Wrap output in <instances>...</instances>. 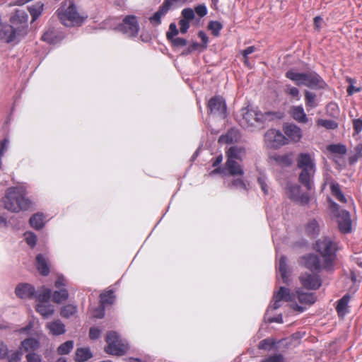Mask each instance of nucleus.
I'll return each instance as SVG.
<instances>
[{"instance_id":"nucleus-1","label":"nucleus","mask_w":362,"mask_h":362,"mask_svg":"<svg viewBox=\"0 0 362 362\" xmlns=\"http://www.w3.org/2000/svg\"><path fill=\"white\" fill-rule=\"evenodd\" d=\"M274 309L280 308L283 302H289L292 309L303 313L306 309L303 305H313L316 300V297L313 293H305L300 290H298L296 293H291L288 288L281 286L279 291L274 293Z\"/></svg>"},{"instance_id":"nucleus-2","label":"nucleus","mask_w":362,"mask_h":362,"mask_svg":"<svg viewBox=\"0 0 362 362\" xmlns=\"http://www.w3.org/2000/svg\"><path fill=\"white\" fill-rule=\"evenodd\" d=\"M28 193L27 183H18L8 187L3 199L4 208L13 213L29 210L33 206V202L27 197Z\"/></svg>"},{"instance_id":"nucleus-3","label":"nucleus","mask_w":362,"mask_h":362,"mask_svg":"<svg viewBox=\"0 0 362 362\" xmlns=\"http://www.w3.org/2000/svg\"><path fill=\"white\" fill-rule=\"evenodd\" d=\"M57 13L61 23L66 27L80 26L87 18L78 11L76 6L72 1L64 3L57 9Z\"/></svg>"},{"instance_id":"nucleus-4","label":"nucleus","mask_w":362,"mask_h":362,"mask_svg":"<svg viewBox=\"0 0 362 362\" xmlns=\"http://www.w3.org/2000/svg\"><path fill=\"white\" fill-rule=\"evenodd\" d=\"M297 166L301 170L299 182L308 189H310L313 187L312 179L315 173L314 159L308 153H300L297 158Z\"/></svg>"},{"instance_id":"nucleus-5","label":"nucleus","mask_w":362,"mask_h":362,"mask_svg":"<svg viewBox=\"0 0 362 362\" xmlns=\"http://www.w3.org/2000/svg\"><path fill=\"white\" fill-rule=\"evenodd\" d=\"M315 248L323 258V267L325 270L332 269L336 258V243L329 237H323L316 241Z\"/></svg>"},{"instance_id":"nucleus-6","label":"nucleus","mask_w":362,"mask_h":362,"mask_svg":"<svg viewBox=\"0 0 362 362\" xmlns=\"http://www.w3.org/2000/svg\"><path fill=\"white\" fill-rule=\"evenodd\" d=\"M269 115V112L262 113L257 110L243 108L241 110V118L239 122L245 129L256 127L263 124Z\"/></svg>"},{"instance_id":"nucleus-7","label":"nucleus","mask_w":362,"mask_h":362,"mask_svg":"<svg viewBox=\"0 0 362 362\" xmlns=\"http://www.w3.org/2000/svg\"><path fill=\"white\" fill-rule=\"evenodd\" d=\"M105 341L107 345L105 350L108 354L122 356L129 349V344L127 341L121 339L116 332H107Z\"/></svg>"},{"instance_id":"nucleus-8","label":"nucleus","mask_w":362,"mask_h":362,"mask_svg":"<svg viewBox=\"0 0 362 362\" xmlns=\"http://www.w3.org/2000/svg\"><path fill=\"white\" fill-rule=\"evenodd\" d=\"M331 209L337 218L339 230L344 233L351 232V220L349 213L346 210H340L339 205L333 202L331 203Z\"/></svg>"},{"instance_id":"nucleus-9","label":"nucleus","mask_w":362,"mask_h":362,"mask_svg":"<svg viewBox=\"0 0 362 362\" xmlns=\"http://www.w3.org/2000/svg\"><path fill=\"white\" fill-rule=\"evenodd\" d=\"M265 144L270 148H278L287 144V139L279 130L271 129L264 134Z\"/></svg>"},{"instance_id":"nucleus-10","label":"nucleus","mask_w":362,"mask_h":362,"mask_svg":"<svg viewBox=\"0 0 362 362\" xmlns=\"http://www.w3.org/2000/svg\"><path fill=\"white\" fill-rule=\"evenodd\" d=\"M117 30L128 37H136L139 30V25L136 16H126L122 23L118 25Z\"/></svg>"},{"instance_id":"nucleus-11","label":"nucleus","mask_w":362,"mask_h":362,"mask_svg":"<svg viewBox=\"0 0 362 362\" xmlns=\"http://www.w3.org/2000/svg\"><path fill=\"white\" fill-rule=\"evenodd\" d=\"M67 285L66 279L63 275H59L54 283L55 287L58 289L52 295V300L56 303H61L69 298V292L65 287Z\"/></svg>"},{"instance_id":"nucleus-12","label":"nucleus","mask_w":362,"mask_h":362,"mask_svg":"<svg viewBox=\"0 0 362 362\" xmlns=\"http://www.w3.org/2000/svg\"><path fill=\"white\" fill-rule=\"evenodd\" d=\"M286 194L289 199L300 205H305L310 201L307 193H302L300 187L297 184H289L286 188Z\"/></svg>"},{"instance_id":"nucleus-13","label":"nucleus","mask_w":362,"mask_h":362,"mask_svg":"<svg viewBox=\"0 0 362 362\" xmlns=\"http://www.w3.org/2000/svg\"><path fill=\"white\" fill-rule=\"evenodd\" d=\"M208 109L211 114L224 118L226 112V105L221 96L211 98L208 103Z\"/></svg>"},{"instance_id":"nucleus-14","label":"nucleus","mask_w":362,"mask_h":362,"mask_svg":"<svg viewBox=\"0 0 362 362\" xmlns=\"http://www.w3.org/2000/svg\"><path fill=\"white\" fill-rule=\"evenodd\" d=\"M219 173L233 176H241L244 174V170L239 161L227 160L224 168H217L211 172V173Z\"/></svg>"},{"instance_id":"nucleus-15","label":"nucleus","mask_w":362,"mask_h":362,"mask_svg":"<svg viewBox=\"0 0 362 362\" xmlns=\"http://www.w3.org/2000/svg\"><path fill=\"white\" fill-rule=\"evenodd\" d=\"M284 136L287 141L298 143L303 137V131L300 127L293 123L285 124L283 127ZM288 143V141H287Z\"/></svg>"},{"instance_id":"nucleus-16","label":"nucleus","mask_w":362,"mask_h":362,"mask_svg":"<svg viewBox=\"0 0 362 362\" xmlns=\"http://www.w3.org/2000/svg\"><path fill=\"white\" fill-rule=\"evenodd\" d=\"M303 86L313 89H322L325 86V81L315 72L305 73Z\"/></svg>"},{"instance_id":"nucleus-17","label":"nucleus","mask_w":362,"mask_h":362,"mask_svg":"<svg viewBox=\"0 0 362 362\" xmlns=\"http://www.w3.org/2000/svg\"><path fill=\"white\" fill-rule=\"evenodd\" d=\"M301 284L307 289L316 290L322 284L320 276L317 274L305 273L300 277Z\"/></svg>"},{"instance_id":"nucleus-18","label":"nucleus","mask_w":362,"mask_h":362,"mask_svg":"<svg viewBox=\"0 0 362 362\" xmlns=\"http://www.w3.org/2000/svg\"><path fill=\"white\" fill-rule=\"evenodd\" d=\"M16 30L11 25L2 23L0 26V41L11 43L16 41Z\"/></svg>"},{"instance_id":"nucleus-19","label":"nucleus","mask_w":362,"mask_h":362,"mask_svg":"<svg viewBox=\"0 0 362 362\" xmlns=\"http://www.w3.org/2000/svg\"><path fill=\"white\" fill-rule=\"evenodd\" d=\"M171 5V0H165L158 11L149 18L150 23L155 26L160 25L161 23V18L167 13Z\"/></svg>"},{"instance_id":"nucleus-20","label":"nucleus","mask_w":362,"mask_h":362,"mask_svg":"<svg viewBox=\"0 0 362 362\" xmlns=\"http://www.w3.org/2000/svg\"><path fill=\"white\" fill-rule=\"evenodd\" d=\"M15 293L20 298L30 299L34 296L35 288L29 284H19L15 289Z\"/></svg>"},{"instance_id":"nucleus-21","label":"nucleus","mask_w":362,"mask_h":362,"mask_svg":"<svg viewBox=\"0 0 362 362\" xmlns=\"http://www.w3.org/2000/svg\"><path fill=\"white\" fill-rule=\"evenodd\" d=\"M303 264L304 266L312 272H320L323 267L321 264L318 257L315 255H308L303 258Z\"/></svg>"},{"instance_id":"nucleus-22","label":"nucleus","mask_w":362,"mask_h":362,"mask_svg":"<svg viewBox=\"0 0 362 362\" xmlns=\"http://www.w3.org/2000/svg\"><path fill=\"white\" fill-rule=\"evenodd\" d=\"M289 113L291 117L298 123L306 124L309 121L302 105L291 107Z\"/></svg>"},{"instance_id":"nucleus-23","label":"nucleus","mask_w":362,"mask_h":362,"mask_svg":"<svg viewBox=\"0 0 362 362\" xmlns=\"http://www.w3.org/2000/svg\"><path fill=\"white\" fill-rule=\"evenodd\" d=\"M35 310L44 318L50 317L54 313V307L49 303V301L37 303Z\"/></svg>"},{"instance_id":"nucleus-24","label":"nucleus","mask_w":362,"mask_h":362,"mask_svg":"<svg viewBox=\"0 0 362 362\" xmlns=\"http://www.w3.org/2000/svg\"><path fill=\"white\" fill-rule=\"evenodd\" d=\"M245 154V149L241 146H231L226 152L227 160L241 161Z\"/></svg>"},{"instance_id":"nucleus-25","label":"nucleus","mask_w":362,"mask_h":362,"mask_svg":"<svg viewBox=\"0 0 362 362\" xmlns=\"http://www.w3.org/2000/svg\"><path fill=\"white\" fill-rule=\"evenodd\" d=\"M36 267L39 272L43 276H47L49 273V263L45 255L39 254L36 257Z\"/></svg>"},{"instance_id":"nucleus-26","label":"nucleus","mask_w":362,"mask_h":362,"mask_svg":"<svg viewBox=\"0 0 362 362\" xmlns=\"http://www.w3.org/2000/svg\"><path fill=\"white\" fill-rule=\"evenodd\" d=\"M46 327L52 334L56 336L63 334L66 332L65 325L59 320L47 322L46 324Z\"/></svg>"},{"instance_id":"nucleus-27","label":"nucleus","mask_w":362,"mask_h":362,"mask_svg":"<svg viewBox=\"0 0 362 362\" xmlns=\"http://www.w3.org/2000/svg\"><path fill=\"white\" fill-rule=\"evenodd\" d=\"M40 347V342L35 338H28L21 341L20 350L25 352H33Z\"/></svg>"},{"instance_id":"nucleus-28","label":"nucleus","mask_w":362,"mask_h":362,"mask_svg":"<svg viewBox=\"0 0 362 362\" xmlns=\"http://www.w3.org/2000/svg\"><path fill=\"white\" fill-rule=\"evenodd\" d=\"M240 138L238 129L232 128L225 135L220 136L218 141L223 144H232L237 142Z\"/></svg>"},{"instance_id":"nucleus-29","label":"nucleus","mask_w":362,"mask_h":362,"mask_svg":"<svg viewBox=\"0 0 362 362\" xmlns=\"http://www.w3.org/2000/svg\"><path fill=\"white\" fill-rule=\"evenodd\" d=\"M45 218L43 213H36L30 218V225L35 230H40L45 226Z\"/></svg>"},{"instance_id":"nucleus-30","label":"nucleus","mask_w":362,"mask_h":362,"mask_svg":"<svg viewBox=\"0 0 362 362\" xmlns=\"http://www.w3.org/2000/svg\"><path fill=\"white\" fill-rule=\"evenodd\" d=\"M281 342V340L276 341L274 338H267L259 343L258 348L267 351H276L279 348L278 344Z\"/></svg>"},{"instance_id":"nucleus-31","label":"nucleus","mask_w":362,"mask_h":362,"mask_svg":"<svg viewBox=\"0 0 362 362\" xmlns=\"http://www.w3.org/2000/svg\"><path fill=\"white\" fill-rule=\"evenodd\" d=\"M52 296V291L49 288L42 286L38 291H35L33 298H35L37 303L49 302Z\"/></svg>"},{"instance_id":"nucleus-32","label":"nucleus","mask_w":362,"mask_h":362,"mask_svg":"<svg viewBox=\"0 0 362 362\" xmlns=\"http://www.w3.org/2000/svg\"><path fill=\"white\" fill-rule=\"evenodd\" d=\"M305 73H300L295 70H289L286 73V76L293 81L297 86H303Z\"/></svg>"},{"instance_id":"nucleus-33","label":"nucleus","mask_w":362,"mask_h":362,"mask_svg":"<svg viewBox=\"0 0 362 362\" xmlns=\"http://www.w3.org/2000/svg\"><path fill=\"white\" fill-rule=\"evenodd\" d=\"M93 356L89 348H78L75 354V360L77 362H84Z\"/></svg>"},{"instance_id":"nucleus-34","label":"nucleus","mask_w":362,"mask_h":362,"mask_svg":"<svg viewBox=\"0 0 362 362\" xmlns=\"http://www.w3.org/2000/svg\"><path fill=\"white\" fill-rule=\"evenodd\" d=\"M320 223L315 219L308 221L305 226L306 233L311 236L317 235L320 231Z\"/></svg>"},{"instance_id":"nucleus-35","label":"nucleus","mask_w":362,"mask_h":362,"mask_svg":"<svg viewBox=\"0 0 362 362\" xmlns=\"http://www.w3.org/2000/svg\"><path fill=\"white\" fill-rule=\"evenodd\" d=\"M330 190L332 194L340 202L346 203L347 202L346 198L342 193L340 189V186L337 182H332L330 185Z\"/></svg>"},{"instance_id":"nucleus-36","label":"nucleus","mask_w":362,"mask_h":362,"mask_svg":"<svg viewBox=\"0 0 362 362\" xmlns=\"http://www.w3.org/2000/svg\"><path fill=\"white\" fill-rule=\"evenodd\" d=\"M349 298L350 296L349 295H345L338 301L336 309L340 316H344L347 313Z\"/></svg>"},{"instance_id":"nucleus-37","label":"nucleus","mask_w":362,"mask_h":362,"mask_svg":"<svg viewBox=\"0 0 362 362\" xmlns=\"http://www.w3.org/2000/svg\"><path fill=\"white\" fill-rule=\"evenodd\" d=\"M304 94L306 107L312 109L315 108L318 105L316 94L309 90H305Z\"/></svg>"},{"instance_id":"nucleus-38","label":"nucleus","mask_w":362,"mask_h":362,"mask_svg":"<svg viewBox=\"0 0 362 362\" xmlns=\"http://www.w3.org/2000/svg\"><path fill=\"white\" fill-rule=\"evenodd\" d=\"M44 4L41 2H37L34 5L28 7V11L32 16L33 21H35L42 13Z\"/></svg>"},{"instance_id":"nucleus-39","label":"nucleus","mask_w":362,"mask_h":362,"mask_svg":"<svg viewBox=\"0 0 362 362\" xmlns=\"http://www.w3.org/2000/svg\"><path fill=\"white\" fill-rule=\"evenodd\" d=\"M278 271L280 274L283 282L287 283L288 281V276H287V270H286V258L284 256H281L279 260L278 263Z\"/></svg>"},{"instance_id":"nucleus-40","label":"nucleus","mask_w":362,"mask_h":362,"mask_svg":"<svg viewBox=\"0 0 362 362\" xmlns=\"http://www.w3.org/2000/svg\"><path fill=\"white\" fill-rule=\"evenodd\" d=\"M115 296L113 291L110 290L100 294V305L105 307V305L112 304L115 301Z\"/></svg>"},{"instance_id":"nucleus-41","label":"nucleus","mask_w":362,"mask_h":362,"mask_svg":"<svg viewBox=\"0 0 362 362\" xmlns=\"http://www.w3.org/2000/svg\"><path fill=\"white\" fill-rule=\"evenodd\" d=\"M76 311V306L72 304H68L62 308L60 314L63 317L69 318L74 315Z\"/></svg>"},{"instance_id":"nucleus-42","label":"nucleus","mask_w":362,"mask_h":362,"mask_svg":"<svg viewBox=\"0 0 362 362\" xmlns=\"http://www.w3.org/2000/svg\"><path fill=\"white\" fill-rule=\"evenodd\" d=\"M273 158L282 166H289L292 163V158L289 155H274Z\"/></svg>"},{"instance_id":"nucleus-43","label":"nucleus","mask_w":362,"mask_h":362,"mask_svg":"<svg viewBox=\"0 0 362 362\" xmlns=\"http://www.w3.org/2000/svg\"><path fill=\"white\" fill-rule=\"evenodd\" d=\"M74 341L69 340L62 344L57 349L59 355L68 354L74 348Z\"/></svg>"},{"instance_id":"nucleus-44","label":"nucleus","mask_w":362,"mask_h":362,"mask_svg":"<svg viewBox=\"0 0 362 362\" xmlns=\"http://www.w3.org/2000/svg\"><path fill=\"white\" fill-rule=\"evenodd\" d=\"M317 124L318 126L323 127L327 129H335L338 127L337 122L332 119H319L317 121Z\"/></svg>"},{"instance_id":"nucleus-45","label":"nucleus","mask_w":362,"mask_h":362,"mask_svg":"<svg viewBox=\"0 0 362 362\" xmlns=\"http://www.w3.org/2000/svg\"><path fill=\"white\" fill-rule=\"evenodd\" d=\"M327 150L333 153L344 155L346 152L345 146L341 144H331L327 146Z\"/></svg>"},{"instance_id":"nucleus-46","label":"nucleus","mask_w":362,"mask_h":362,"mask_svg":"<svg viewBox=\"0 0 362 362\" xmlns=\"http://www.w3.org/2000/svg\"><path fill=\"white\" fill-rule=\"evenodd\" d=\"M274 302V300H273V301L269 305V307H268V308L267 310L266 314H265L266 317H267V321L269 322L282 323L283 322V319H282V315H279L278 316L274 317H269V312L272 311V310H275V309L273 308Z\"/></svg>"},{"instance_id":"nucleus-47","label":"nucleus","mask_w":362,"mask_h":362,"mask_svg":"<svg viewBox=\"0 0 362 362\" xmlns=\"http://www.w3.org/2000/svg\"><path fill=\"white\" fill-rule=\"evenodd\" d=\"M223 26L218 21H211L208 25V28L211 31V33L214 36H218Z\"/></svg>"},{"instance_id":"nucleus-48","label":"nucleus","mask_w":362,"mask_h":362,"mask_svg":"<svg viewBox=\"0 0 362 362\" xmlns=\"http://www.w3.org/2000/svg\"><path fill=\"white\" fill-rule=\"evenodd\" d=\"M25 239L28 245L34 247L37 243V236L33 232H27L25 233Z\"/></svg>"},{"instance_id":"nucleus-49","label":"nucleus","mask_w":362,"mask_h":362,"mask_svg":"<svg viewBox=\"0 0 362 362\" xmlns=\"http://www.w3.org/2000/svg\"><path fill=\"white\" fill-rule=\"evenodd\" d=\"M267 180V177L264 175H260V176L257 178V182L264 194H268Z\"/></svg>"},{"instance_id":"nucleus-50","label":"nucleus","mask_w":362,"mask_h":362,"mask_svg":"<svg viewBox=\"0 0 362 362\" xmlns=\"http://www.w3.org/2000/svg\"><path fill=\"white\" fill-rule=\"evenodd\" d=\"M286 93L293 98H296L297 100H300L299 90L291 86H286Z\"/></svg>"},{"instance_id":"nucleus-51","label":"nucleus","mask_w":362,"mask_h":362,"mask_svg":"<svg viewBox=\"0 0 362 362\" xmlns=\"http://www.w3.org/2000/svg\"><path fill=\"white\" fill-rule=\"evenodd\" d=\"M260 362H284V358L280 354H275L262 360Z\"/></svg>"},{"instance_id":"nucleus-52","label":"nucleus","mask_w":362,"mask_h":362,"mask_svg":"<svg viewBox=\"0 0 362 362\" xmlns=\"http://www.w3.org/2000/svg\"><path fill=\"white\" fill-rule=\"evenodd\" d=\"M182 16H183V20H187V21H192L194 18V11L190 8H187L182 10Z\"/></svg>"},{"instance_id":"nucleus-53","label":"nucleus","mask_w":362,"mask_h":362,"mask_svg":"<svg viewBox=\"0 0 362 362\" xmlns=\"http://www.w3.org/2000/svg\"><path fill=\"white\" fill-rule=\"evenodd\" d=\"M92 315L95 318H103L105 315V307L100 304L98 308L93 310Z\"/></svg>"},{"instance_id":"nucleus-54","label":"nucleus","mask_w":362,"mask_h":362,"mask_svg":"<svg viewBox=\"0 0 362 362\" xmlns=\"http://www.w3.org/2000/svg\"><path fill=\"white\" fill-rule=\"evenodd\" d=\"M179 31L175 23H171L169 26V30L167 32L166 36L168 40H170L177 35Z\"/></svg>"},{"instance_id":"nucleus-55","label":"nucleus","mask_w":362,"mask_h":362,"mask_svg":"<svg viewBox=\"0 0 362 362\" xmlns=\"http://www.w3.org/2000/svg\"><path fill=\"white\" fill-rule=\"evenodd\" d=\"M22 354L19 351H16L11 353L9 355L7 354L8 362H18L21 358Z\"/></svg>"},{"instance_id":"nucleus-56","label":"nucleus","mask_w":362,"mask_h":362,"mask_svg":"<svg viewBox=\"0 0 362 362\" xmlns=\"http://www.w3.org/2000/svg\"><path fill=\"white\" fill-rule=\"evenodd\" d=\"M170 40L175 47H184L187 45V40L182 37H173Z\"/></svg>"},{"instance_id":"nucleus-57","label":"nucleus","mask_w":362,"mask_h":362,"mask_svg":"<svg viewBox=\"0 0 362 362\" xmlns=\"http://www.w3.org/2000/svg\"><path fill=\"white\" fill-rule=\"evenodd\" d=\"M230 186L240 189H244V190H245L247 189L246 184L240 178L234 179L231 182Z\"/></svg>"},{"instance_id":"nucleus-58","label":"nucleus","mask_w":362,"mask_h":362,"mask_svg":"<svg viewBox=\"0 0 362 362\" xmlns=\"http://www.w3.org/2000/svg\"><path fill=\"white\" fill-rule=\"evenodd\" d=\"M26 359L28 362H42L40 356L34 352L28 353Z\"/></svg>"},{"instance_id":"nucleus-59","label":"nucleus","mask_w":362,"mask_h":362,"mask_svg":"<svg viewBox=\"0 0 362 362\" xmlns=\"http://www.w3.org/2000/svg\"><path fill=\"white\" fill-rule=\"evenodd\" d=\"M101 334V330L98 327H91L89 331V337L91 339H97Z\"/></svg>"},{"instance_id":"nucleus-60","label":"nucleus","mask_w":362,"mask_h":362,"mask_svg":"<svg viewBox=\"0 0 362 362\" xmlns=\"http://www.w3.org/2000/svg\"><path fill=\"white\" fill-rule=\"evenodd\" d=\"M353 127L356 134L360 133L362 131V118L354 119Z\"/></svg>"},{"instance_id":"nucleus-61","label":"nucleus","mask_w":362,"mask_h":362,"mask_svg":"<svg viewBox=\"0 0 362 362\" xmlns=\"http://www.w3.org/2000/svg\"><path fill=\"white\" fill-rule=\"evenodd\" d=\"M194 11L199 16L204 17L207 13V8L205 5H199L195 7Z\"/></svg>"},{"instance_id":"nucleus-62","label":"nucleus","mask_w":362,"mask_h":362,"mask_svg":"<svg viewBox=\"0 0 362 362\" xmlns=\"http://www.w3.org/2000/svg\"><path fill=\"white\" fill-rule=\"evenodd\" d=\"M189 21L187 20L181 19L179 22L180 24V31L181 33L184 34L187 33V30L189 28Z\"/></svg>"},{"instance_id":"nucleus-63","label":"nucleus","mask_w":362,"mask_h":362,"mask_svg":"<svg viewBox=\"0 0 362 362\" xmlns=\"http://www.w3.org/2000/svg\"><path fill=\"white\" fill-rule=\"evenodd\" d=\"M8 350L7 346L0 340V359L5 358L8 354Z\"/></svg>"},{"instance_id":"nucleus-64","label":"nucleus","mask_w":362,"mask_h":362,"mask_svg":"<svg viewBox=\"0 0 362 362\" xmlns=\"http://www.w3.org/2000/svg\"><path fill=\"white\" fill-rule=\"evenodd\" d=\"M198 43L197 42H194L192 43V45H190L187 49L186 50H185L183 52H182V54H190L191 52H194V50H196L198 47Z\"/></svg>"}]
</instances>
